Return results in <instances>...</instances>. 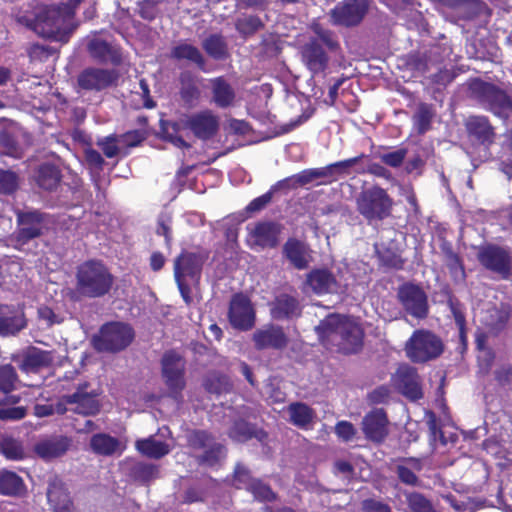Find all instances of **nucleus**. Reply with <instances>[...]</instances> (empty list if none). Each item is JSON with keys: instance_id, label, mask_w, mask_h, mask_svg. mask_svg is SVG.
Masks as SVG:
<instances>
[{"instance_id": "nucleus-56", "label": "nucleus", "mask_w": 512, "mask_h": 512, "mask_svg": "<svg viewBox=\"0 0 512 512\" xmlns=\"http://www.w3.org/2000/svg\"><path fill=\"white\" fill-rule=\"evenodd\" d=\"M450 311L454 317L456 326L458 327L460 338L462 341L465 339V325L466 319L461 303L455 299L450 298L448 301Z\"/></svg>"}, {"instance_id": "nucleus-33", "label": "nucleus", "mask_w": 512, "mask_h": 512, "mask_svg": "<svg viewBox=\"0 0 512 512\" xmlns=\"http://www.w3.org/2000/svg\"><path fill=\"white\" fill-rule=\"evenodd\" d=\"M469 135L483 145H489L494 140V129L485 116H471L466 121Z\"/></svg>"}, {"instance_id": "nucleus-60", "label": "nucleus", "mask_w": 512, "mask_h": 512, "mask_svg": "<svg viewBox=\"0 0 512 512\" xmlns=\"http://www.w3.org/2000/svg\"><path fill=\"white\" fill-rule=\"evenodd\" d=\"M119 141V137H116L114 135L107 136L103 139H101L98 142V146L103 151L104 155L107 158H113L117 156L119 152V148L117 145V142Z\"/></svg>"}, {"instance_id": "nucleus-43", "label": "nucleus", "mask_w": 512, "mask_h": 512, "mask_svg": "<svg viewBox=\"0 0 512 512\" xmlns=\"http://www.w3.org/2000/svg\"><path fill=\"white\" fill-rule=\"evenodd\" d=\"M263 436V431L257 430L255 426L244 420L235 421L229 430V437L236 442H245L253 437L261 440Z\"/></svg>"}, {"instance_id": "nucleus-38", "label": "nucleus", "mask_w": 512, "mask_h": 512, "mask_svg": "<svg viewBox=\"0 0 512 512\" xmlns=\"http://www.w3.org/2000/svg\"><path fill=\"white\" fill-rule=\"evenodd\" d=\"M135 447L139 453L151 459H160L170 452V446L154 436L138 439Z\"/></svg>"}, {"instance_id": "nucleus-15", "label": "nucleus", "mask_w": 512, "mask_h": 512, "mask_svg": "<svg viewBox=\"0 0 512 512\" xmlns=\"http://www.w3.org/2000/svg\"><path fill=\"white\" fill-rule=\"evenodd\" d=\"M479 262L487 270L508 279L511 275L512 257L504 248L496 245H487L479 251Z\"/></svg>"}, {"instance_id": "nucleus-4", "label": "nucleus", "mask_w": 512, "mask_h": 512, "mask_svg": "<svg viewBox=\"0 0 512 512\" xmlns=\"http://www.w3.org/2000/svg\"><path fill=\"white\" fill-rule=\"evenodd\" d=\"M206 259L205 253L184 251L174 261V278L187 305L192 302L191 288L199 284Z\"/></svg>"}, {"instance_id": "nucleus-35", "label": "nucleus", "mask_w": 512, "mask_h": 512, "mask_svg": "<svg viewBox=\"0 0 512 512\" xmlns=\"http://www.w3.org/2000/svg\"><path fill=\"white\" fill-rule=\"evenodd\" d=\"M17 383L16 369L11 364L0 366V405L17 401L15 397L10 395L16 389Z\"/></svg>"}, {"instance_id": "nucleus-29", "label": "nucleus", "mask_w": 512, "mask_h": 512, "mask_svg": "<svg viewBox=\"0 0 512 512\" xmlns=\"http://www.w3.org/2000/svg\"><path fill=\"white\" fill-rule=\"evenodd\" d=\"M47 499L54 512H67L71 506L69 493L58 476H52L48 481Z\"/></svg>"}, {"instance_id": "nucleus-7", "label": "nucleus", "mask_w": 512, "mask_h": 512, "mask_svg": "<svg viewBox=\"0 0 512 512\" xmlns=\"http://www.w3.org/2000/svg\"><path fill=\"white\" fill-rule=\"evenodd\" d=\"M86 50L90 58L99 64L119 67L127 61V55L120 44L105 38L100 32H93L87 36Z\"/></svg>"}, {"instance_id": "nucleus-39", "label": "nucleus", "mask_w": 512, "mask_h": 512, "mask_svg": "<svg viewBox=\"0 0 512 512\" xmlns=\"http://www.w3.org/2000/svg\"><path fill=\"white\" fill-rule=\"evenodd\" d=\"M171 58L181 61L187 60L197 65L198 68L204 69L205 58L200 49L187 42H180L175 45L170 52Z\"/></svg>"}, {"instance_id": "nucleus-54", "label": "nucleus", "mask_w": 512, "mask_h": 512, "mask_svg": "<svg viewBox=\"0 0 512 512\" xmlns=\"http://www.w3.org/2000/svg\"><path fill=\"white\" fill-rule=\"evenodd\" d=\"M180 95L182 100L187 104H194L200 97V90L191 78L181 77Z\"/></svg>"}, {"instance_id": "nucleus-28", "label": "nucleus", "mask_w": 512, "mask_h": 512, "mask_svg": "<svg viewBox=\"0 0 512 512\" xmlns=\"http://www.w3.org/2000/svg\"><path fill=\"white\" fill-rule=\"evenodd\" d=\"M26 325L21 310L9 305H0V335L10 336L17 334Z\"/></svg>"}, {"instance_id": "nucleus-13", "label": "nucleus", "mask_w": 512, "mask_h": 512, "mask_svg": "<svg viewBox=\"0 0 512 512\" xmlns=\"http://www.w3.org/2000/svg\"><path fill=\"white\" fill-rule=\"evenodd\" d=\"M229 323L240 331L251 330L256 322V311L250 298L242 293L232 296L228 310Z\"/></svg>"}, {"instance_id": "nucleus-36", "label": "nucleus", "mask_w": 512, "mask_h": 512, "mask_svg": "<svg viewBox=\"0 0 512 512\" xmlns=\"http://www.w3.org/2000/svg\"><path fill=\"white\" fill-rule=\"evenodd\" d=\"M307 283L318 295L331 293L336 290V279L327 269L311 271L307 277Z\"/></svg>"}, {"instance_id": "nucleus-50", "label": "nucleus", "mask_w": 512, "mask_h": 512, "mask_svg": "<svg viewBox=\"0 0 512 512\" xmlns=\"http://www.w3.org/2000/svg\"><path fill=\"white\" fill-rule=\"evenodd\" d=\"M287 181L288 180L278 181L275 185H273L270 188L269 191L253 199L246 207L247 212L255 213L263 210L271 202L274 192L284 188V184Z\"/></svg>"}, {"instance_id": "nucleus-48", "label": "nucleus", "mask_w": 512, "mask_h": 512, "mask_svg": "<svg viewBox=\"0 0 512 512\" xmlns=\"http://www.w3.org/2000/svg\"><path fill=\"white\" fill-rule=\"evenodd\" d=\"M23 481L16 473L4 471L0 474V493L3 495H16L21 492Z\"/></svg>"}, {"instance_id": "nucleus-23", "label": "nucleus", "mask_w": 512, "mask_h": 512, "mask_svg": "<svg viewBox=\"0 0 512 512\" xmlns=\"http://www.w3.org/2000/svg\"><path fill=\"white\" fill-rule=\"evenodd\" d=\"M388 424L386 412L381 408H376L364 416L362 431L369 441L381 443L388 435Z\"/></svg>"}, {"instance_id": "nucleus-52", "label": "nucleus", "mask_w": 512, "mask_h": 512, "mask_svg": "<svg viewBox=\"0 0 512 512\" xmlns=\"http://www.w3.org/2000/svg\"><path fill=\"white\" fill-rule=\"evenodd\" d=\"M187 441L189 446L196 450H205L216 442L211 434L203 430H194L189 433Z\"/></svg>"}, {"instance_id": "nucleus-26", "label": "nucleus", "mask_w": 512, "mask_h": 512, "mask_svg": "<svg viewBox=\"0 0 512 512\" xmlns=\"http://www.w3.org/2000/svg\"><path fill=\"white\" fill-rule=\"evenodd\" d=\"M423 470V461L416 457L401 458L395 465V474L398 480L410 487H419L421 480L418 473Z\"/></svg>"}, {"instance_id": "nucleus-62", "label": "nucleus", "mask_w": 512, "mask_h": 512, "mask_svg": "<svg viewBox=\"0 0 512 512\" xmlns=\"http://www.w3.org/2000/svg\"><path fill=\"white\" fill-rule=\"evenodd\" d=\"M335 433L344 442L352 440L356 434V429L351 422L339 421L335 426Z\"/></svg>"}, {"instance_id": "nucleus-53", "label": "nucleus", "mask_w": 512, "mask_h": 512, "mask_svg": "<svg viewBox=\"0 0 512 512\" xmlns=\"http://www.w3.org/2000/svg\"><path fill=\"white\" fill-rule=\"evenodd\" d=\"M223 455L224 446L221 443L215 442L203 450V454L198 457V461L202 465L212 467L219 462Z\"/></svg>"}, {"instance_id": "nucleus-31", "label": "nucleus", "mask_w": 512, "mask_h": 512, "mask_svg": "<svg viewBox=\"0 0 512 512\" xmlns=\"http://www.w3.org/2000/svg\"><path fill=\"white\" fill-rule=\"evenodd\" d=\"M210 88L212 102L218 108L226 109L234 105L236 91L223 76L210 79Z\"/></svg>"}, {"instance_id": "nucleus-5", "label": "nucleus", "mask_w": 512, "mask_h": 512, "mask_svg": "<svg viewBox=\"0 0 512 512\" xmlns=\"http://www.w3.org/2000/svg\"><path fill=\"white\" fill-rule=\"evenodd\" d=\"M133 328L123 322L103 324L91 339L94 349L101 353H117L126 349L133 341Z\"/></svg>"}, {"instance_id": "nucleus-21", "label": "nucleus", "mask_w": 512, "mask_h": 512, "mask_svg": "<svg viewBox=\"0 0 512 512\" xmlns=\"http://www.w3.org/2000/svg\"><path fill=\"white\" fill-rule=\"evenodd\" d=\"M71 446V437L51 435L39 439L34 445V452L39 458L48 462L65 455Z\"/></svg>"}, {"instance_id": "nucleus-8", "label": "nucleus", "mask_w": 512, "mask_h": 512, "mask_svg": "<svg viewBox=\"0 0 512 512\" xmlns=\"http://www.w3.org/2000/svg\"><path fill=\"white\" fill-rule=\"evenodd\" d=\"M405 351L411 361L424 363L442 354L443 343L430 331L416 330L407 341Z\"/></svg>"}, {"instance_id": "nucleus-12", "label": "nucleus", "mask_w": 512, "mask_h": 512, "mask_svg": "<svg viewBox=\"0 0 512 512\" xmlns=\"http://www.w3.org/2000/svg\"><path fill=\"white\" fill-rule=\"evenodd\" d=\"M397 297L403 309L416 319H424L429 312L428 297L425 291L414 283H404L398 287Z\"/></svg>"}, {"instance_id": "nucleus-24", "label": "nucleus", "mask_w": 512, "mask_h": 512, "mask_svg": "<svg viewBox=\"0 0 512 512\" xmlns=\"http://www.w3.org/2000/svg\"><path fill=\"white\" fill-rule=\"evenodd\" d=\"M301 54L304 65L313 76L326 70L329 57L317 40H311L305 44Z\"/></svg>"}, {"instance_id": "nucleus-27", "label": "nucleus", "mask_w": 512, "mask_h": 512, "mask_svg": "<svg viewBox=\"0 0 512 512\" xmlns=\"http://www.w3.org/2000/svg\"><path fill=\"white\" fill-rule=\"evenodd\" d=\"M364 155L338 161L325 167L315 168L318 179H323L318 184H329L349 175L350 169L356 165Z\"/></svg>"}, {"instance_id": "nucleus-59", "label": "nucleus", "mask_w": 512, "mask_h": 512, "mask_svg": "<svg viewBox=\"0 0 512 512\" xmlns=\"http://www.w3.org/2000/svg\"><path fill=\"white\" fill-rule=\"evenodd\" d=\"M439 51H440V47H438V46L431 48L427 53H425L419 59V63L417 64V69L419 71H421L422 73H426L430 70V64L439 63L440 61H442Z\"/></svg>"}, {"instance_id": "nucleus-55", "label": "nucleus", "mask_w": 512, "mask_h": 512, "mask_svg": "<svg viewBox=\"0 0 512 512\" xmlns=\"http://www.w3.org/2000/svg\"><path fill=\"white\" fill-rule=\"evenodd\" d=\"M18 175L11 170L0 169V193L10 195L18 188Z\"/></svg>"}, {"instance_id": "nucleus-61", "label": "nucleus", "mask_w": 512, "mask_h": 512, "mask_svg": "<svg viewBox=\"0 0 512 512\" xmlns=\"http://www.w3.org/2000/svg\"><path fill=\"white\" fill-rule=\"evenodd\" d=\"M146 138V134L141 130L128 131L119 136V142L128 146L136 147L140 145Z\"/></svg>"}, {"instance_id": "nucleus-44", "label": "nucleus", "mask_w": 512, "mask_h": 512, "mask_svg": "<svg viewBox=\"0 0 512 512\" xmlns=\"http://www.w3.org/2000/svg\"><path fill=\"white\" fill-rule=\"evenodd\" d=\"M158 476L159 467L153 463L136 462L130 469V477L141 484H148Z\"/></svg>"}, {"instance_id": "nucleus-34", "label": "nucleus", "mask_w": 512, "mask_h": 512, "mask_svg": "<svg viewBox=\"0 0 512 512\" xmlns=\"http://www.w3.org/2000/svg\"><path fill=\"white\" fill-rule=\"evenodd\" d=\"M62 179L60 169L52 163H42L38 166L34 174V180L37 185L46 191L55 190Z\"/></svg>"}, {"instance_id": "nucleus-58", "label": "nucleus", "mask_w": 512, "mask_h": 512, "mask_svg": "<svg viewBox=\"0 0 512 512\" xmlns=\"http://www.w3.org/2000/svg\"><path fill=\"white\" fill-rule=\"evenodd\" d=\"M407 156V149L400 148L395 151L379 154L380 160L387 166L398 168Z\"/></svg>"}, {"instance_id": "nucleus-19", "label": "nucleus", "mask_w": 512, "mask_h": 512, "mask_svg": "<svg viewBox=\"0 0 512 512\" xmlns=\"http://www.w3.org/2000/svg\"><path fill=\"white\" fill-rule=\"evenodd\" d=\"M88 384L77 386L76 390L68 394L67 402L71 405V412L81 416H95L100 412L101 404L96 391H87Z\"/></svg>"}, {"instance_id": "nucleus-63", "label": "nucleus", "mask_w": 512, "mask_h": 512, "mask_svg": "<svg viewBox=\"0 0 512 512\" xmlns=\"http://www.w3.org/2000/svg\"><path fill=\"white\" fill-rule=\"evenodd\" d=\"M451 259L446 260L447 267L451 276L455 281L464 280L465 271L459 256H451Z\"/></svg>"}, {"instance_id": "nucleus-47", "label": "nucleus", "mask_w": 512, "mask_h": 512, "mask_svg": "<svg viewBox=\"0 0 512 512\" xmlns=\"http://www.w3.org/2000/svg\"><path fill=\"white\" fill-rule=\"evenodd\" d=\"M405 498L410 512H439L431 500L420 492H407Z\"/></svg>"}, {"instance_id": "nucleus-3", "label": "nucleus", "mask_w": 512, "mask_h": 512, "mask_svg": "<svg viewBox=\"0 0 512 512\" xmlns=\"http://www.w3.org/2000/svg\"><path fill=\"white\" fill-rule=\"evenodd\" d=\"M114 283V275L102 260H86L76 268L75 293L79 297L102 298L110 293Z\"/></svg>"}, {"instance_id": "nucleus-46", "label": "nucleus", "mask_w": 512, "mask_h": 512, "mask_svg": "<svg viewBox=\"0 0 512 512\" xmlns=\"http://www.w3.org/2000/svg\"><path fill=\"white\" fill-rule=\"evenodd\" d=\"M0 453L5 458L13 461L22 460L25 457V450L21 441L12 437L0 439Z\"/></svg>"}, {"instance_id": "nucleus-30", "label": "nucleus", "mask_w": 512, "mask_h": 512, "mask_svg": "<svg viewBox=\"0 0 512 512\" xmlns=\"http://www.w3.org/2000/svg\"><path fill=\"white\" fill-rule=\"evenodd\" d=\"M301 313L299 301L288 294H280L270 304V314L275 320H288Z\"/></svg>"}, {"instance_id": "nucleus-22", "label": "nucleus", "mask_w": 512, "mask_h": 512, "mask_svg": "<svg viewBox=\"0 0 512 512\" xmlns=\"http://www.w3.org/2000/svg\"><path fill=\"white\" fill-rule=\"evenodd\" d=\"M252 340L257 350H281L287 346L288 338L283 328L275 324H266L257 329Z\"/></svg>"}, {"instance_id": "nucleus-9", "label": "nucleus", "mask_w": 512, "mask_h": 512, "mask_svg": "<svg viewBox=\"0 0 512 512\" xmlns=\"http://www.w3.org/2000/svg\"><path fill=\"white\" fill-rule=\"evenodd\" d=\"M471 89L480 104L494 115L507 118L512 111L511 97L497 86L483 81H475Z\"/></svg>"}, {"instance_id": "nucleus-14", "label": "nucleus", "mask_w": 512, "mask_h": 512, "mask_svg": "<svg viewBox=\"0 0 512 512\" xmlns=\"http://www.w3.org/2000/svg\"><path fill=\"white\" fill-rule=\"evenodd\" d=\"M233 485L237 489L248 491L259 502H271L276 499V493L272 491L270 486L262 480L254 478L250 470L241 464L235 467Z\"/></svg>"}, {"instance_id": "nucleus-32", "label": "nucleus", "mask_w": 512, "mask_h": 512, "mask_svg": "<svg viewBox=\"0 0 512 512\" xmlns=\"http://www.w3.org/2000/svg\"><path fill=\"white\" fill-rule=\"evenodd\" d=\"M283 255L298 270H304L309 266V248L296 238H289L285 242Z\"/></svg>"}, {"instance_id": "nucleus-41", "label": "nucleus", "mask_w": 512, "mask_h": 512, "mask_svg": "<svg viewBox=\"0 0 512 512\" xmlns=\"http://www.w3.org/2000/svg\"><path fill=\"white\" fill-rule=\"evenodd\" d=\"M90 448L97 455L111 456L120 449V442L107 433H97L90 439Z\"/></svg>"}, {"instance_id": "nucleus-17", "label": "nucleus", "mask_w": 512, "mask_h": 512, "mask_svg": "<svg viewBox=\"0 0 512 512\" xmlns=\"http://www.w3.org/2000/svg\"><path fill=\"white\" fill-rule=\"evenodd\" d=\"M248 242L252 248H274L279 243L282 226L273 221H261L249 225Z\"/></svg>"}, {"instance_id": "nucleus-1", "label": "nucleus", "mask_w": 512, "mask_h": 512, "mask_svg": "<svg viewBox=\"0 0 512 512\" xmlns=\"http://www.w3.org/2000/svg\"><path fill=\"white\" fill-rule=\"evenodd\" d=\"M81 0H67L51 5H28L15 14V21L38 36L52 42L68 43L79 26L75 18Z\"/></svg>"}, {"instance_id": "nucleus-40", "label": "nucleus", "mask_w": 512, "mask_h": 512, "mask_svg": "<svg viewBox=\"0 0 512 512\" xmlns=\"http://www.w3.org/2000/svg\"><path fill=\"white\" fill-rule=\"evenodd\" d=\"M289 421L300 429H306L315 417L314 410L303 402H293L287 407Z\"/></svg>"}, {"instance_id": "nucleus-20", "label": "nucleus", "mask_w": 512, "mask_h": 512, "mask_svg": "<svg viewBox=\"0 0 512 512\" xmlns=\"http://www.w3.org/2000/svg\"><path fill=\"white\" fill-rule=\"evenodd\" d=\"M183 124L200 140L211 139L219 129V119L211 110L191 114Z\"/></svg>"}, {"instance_id": "nucleus-11", "label": "nucleus", "mask_w": 512, "mask_h": 512, "mask_svg": "<svg viewBox=\"0 0 512 512\" xmlns=\"http://www.w3.org/2000/svg\"><path fill=\"white\" fill-rule=\"evenodd\" d=\"M371 0H342L330 11L335 25L355 27L359 25L370 10Z\"/></svg>"}, {"instance_id": "nucleus-6", "label": "nucleus", "mask_w": 512, "mask_h": 512, "mask_svg": "<svg viewBox=\"0 0 512 512\" xmlns=\"http://www.w3.org/2000/svg\"><path fill=\"white\" fill-rule=\"evenodd\" d=\"M356 205L358 212L371 223L390 215L392 199L383 188L374 186L364 189L358 195Z\"/></svg>"}, {"instance_id": "nucleus-45", "label": "nucleus", "mask_w": 512, "mask_h": 512, "mask_svg": "<svg viewBox=\"0 0 512 512\" xmlns=\"http://www.w3.org/2000/svg\"><path fill=\"white\" fill-rule=\"evenodd\" d=\"M52 361L51 353L40 349L30 350L23 358L22 367L27 372L37 371Z\"/></svg>"}, {"instance_id": "nucleus-25", "label": "nucleus", "mask_w": 512, "mask_h": 512, "mask_svg": "<svg viewBox=\"0 0 512 512\" xmlns=\"http://www.w3.org/2000/svg\"><path fill=\"white\" fill-rule=\"evenodd\" d=\"M418 378L415 368L401 366L397 370L395 381L403 395L412 400H418L422 398L423 395Z\"/></svg>"}, {"instance_id": "nucleus-49", "label": "nucleus", "mask_w": 512, "mask_h": 512, "mask_svg": "<svg viewBox=\"0 0 512 512\" xmlns=\"http://www.w3.org/2000/svg\"><path fill=\"white\" fill-rule=\"evenodd\" d=\"M264 27L262 20L256 15L240 17L235 22L236 30L242 36H250Z\"/></svg>"}, {"instance_id": "nucleus-16", "label": "nucleus", "mask_w": 512, "mask_h": 512, "mask_svg": "<svg viewBox=\"0 0 512 512\" xmlns=\"http://www.w3.org/2000/svg\"><path fill=\"white\" fill-rule=\"evenodd\" d=\"M118 78L115 69L89 67L78 75L77 83L83 90L99 92L115 84Z\"/></svg>"}, {"instance_id": "nucleus-51", "label": "nucleus", "mask_w": 512, "mask_h": 512, "mask_svg": "<svg viewBox=\"0 0 512 512\" xmlns=\"http://www.w3.org/2000/svg\"><path fill=\"white\" fill-rule=\"evenodd\" d=\"M433 113L429 106L422 104L416 111L413 121L414 126L419 134H424L431 127Z\"/></svg>"}, {"instance_id": "nucleus-18", "label": "nucleus", "mask_w": 512, "mask_h": 512, "mask_svg": "<svg viewBox=\"0 0 512 512\" xmlns=\"http://www.w3.org/2000/svg\"><path fill=\"white\" fill-rule=\"evenodd\" d=\"M17 239L26 243L42 235L45 225L46 214L38 210L17 211Z\"/></svg>"}, {"instance_id": "nucleus-2", "label": "nucleus", "mask_w": 512, "mask_h": 512, "mask_svg": "<svg viewBox=\"0 0 512 512\" xmlns=\"http://www.w3.org/2000/svg\"><path fill=\"white\" fill-rule=\"evenodd\" d=\"M315 331L321 343L330 350L353 354L363 346V329L347 316L330 314L315 327Z\"/></svg>"}, {"instance_id": "nucleus-64", "label": "nucleus", "mask_w": 512, "mask_h": 512, "mask_svg": "<svg viewBox=\"0 0 512 512\" xmlns=\"http://www.w3.org/2000/svg\"><path fill=\"white\" fill-rule=\"evenodd\" d=\"M318 38L316 39L318 42H322L330 51H335L339 47V42L337 41L333 32L329 30L319 29L316 31Z\"/></svg>"}, {"instance_id": "nucleus-10", "label": "nucleus", "mask_w": 512, "mask_h": 512, "mask_svg": "<svg viewBox=\"0 0 512 512\" xmlns=\"http://www.w3.org/2000/svg\"><path fill=\"white\" fill-rule=\"evenodd\" d=\"M162 376L170 395L179 401L181 392L185 388V359L176 351L170 350L163 354L161 359Z\"/></svg>"}, {"instance_id": "nucleus-57", "label": "nucleus", "mask_w": 512, "mask_h": 512, "mask_svg": "<svg viewBox=\"0 0 512 512\" xmlns=\"http://www.w3.org/2000/svg\"><path fill=\"white\" fill-rule=\"evenodd\" d=\"M317 179H318V176L316 174L315 168L305 169L292 177L286 178L285 180H288V181L285 182L284 187H290V185L304 186V185L309 184Z\"/></svg>"}, {"instance_id": "nucleus-37", "label": "nucleus", "mask_w": 512, "mask_h": 512, "mask_svg": "<svg viewBox=\"0 0 512 512\" xmlns=\"http://www.w3.org/2000/svg\"><path fill=\"white\" fill-rule=\"evenodd\" d=\"M183 122L184 119L180 121L162 120L160 122V133L164 141L180 149H189L191 145L185 141L181 135V131L187 129Z\"/></svg>"}, {"instance_id": "nucleus-42", "label": "nucleus", "mask_w": 512, "mask_h": 512, "mask_svg": "<svg viewBox=\"0 0 512 512\" xmlns=\"http://www.w3.org/2000/svg\"><path fill=\"white\" fill-rule=\"evenodd\" d=\"M202 48L212 59L225 60L228 53V44L225 38L218 33L211 34L202 41Z\"/></svg>"}]
</instances>
